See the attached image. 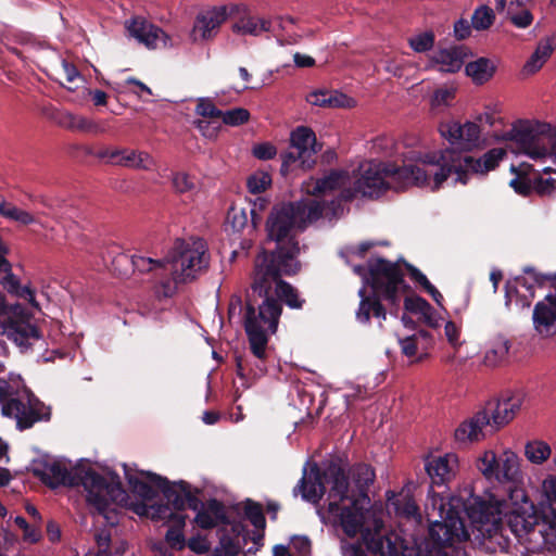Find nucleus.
Masks as SVG:
<instances>
[{"mask_svg": "<svg viewBox=\"0 0 556 556\" xmlns=\"http://www.w3.org/2000/svg\"><path fill=\"white\" fill-rule=\"evenodd\" d=\"M505 155L502 148L491 149L479 159L455 149H445L413 155L417 163L402 167L369 161L359 166V177L353 182L346 172L334 170L321 179L307 181L305 189L314 195L339 191L341 201L356 197L377 198L389 188L404 189L410 185L438 190L448 178H453L454 184L466 185L472 174L493 170Z\"/></svg>", "mask_w": 556, "mask_h": 556, "instance_id": "obj_1", "label": "nucleus"}, {"mask_svg": "<svg viewBox=\"0 0 556 556\" xmlns=\"http://www.w3.org/2000/svg\"><path fill=\"white\" fill-rule=\"evenodd\" d=\"M35 475L50 489L83 486L87 502L111 525L115 522L114 504L126 496L118 476L108 479L83 464L68 468L59 460H46L41 468L35 469Z\"/></svg>", "mask_w": 556, "mask_h": 556, "instance_id": "obj_2", "label": "nucleus"}, {"mask_svg": "<svg viewBox=\"0 0 556 556\" xmlns=\"http://www.w3.org/2000/svg\"><path fill=\"white\" fill-rule=\"evenodd\" d=\"M323 215V206L316 200L298 201L275 205L266 222L267 237L275 241L277 248L267 253L275 262L296 260L300 253L296 236L308 224L316 222Z\"/></svg>", "mask_w": 556, "mask_h": 556, "instance_id": "obj_3", "label": "nucleus"}, {"mask_svg": "<svg viewBox=\"0 0 556 556\" xmlns=\"http://www.w3.org/2000/svg\"><path fill=\"white\" fill-rule=\"evenodd\" d=\"M543 494L536 507L522 488L509 491L514 510L508 514V526L520 544L532 542L536 533L544 538L546 527L556 530V477L543 482Z\"/></svg>", "mask_w": 556, "mask_h": 556, "instance_id": "obj_4", "label": "nucleus"}, {"mask_svg": "<svg viewBox=\"0 0 556 556\" xmlns=\"http://www.w3.org/2000/svg\"><path fill=\"white\" fill-rule=\"evenodd\" d=\"M208 261L207 245L203 239L176 240L167 256V267L170 277L162 279L154 286L156 296H173L178 283L195 278L197 275L207 268Z\"/></svg>", "mask_w": 556, "mask_h": 556, "instance_id": "obj_5", "label": "nucleus"}, {"mask_svg": "<svg viewBox=\"0 0 556 556\" xmlns=\"http://www.w3.org/2000/svg\"><path fill=\"white\" fill-rule=\"evenodd\" d=\"M525 400L522 392H507L500 400L491 401L483 410L464 421L455 430V440L460 448L480 441L488 433H493L509 424L520 409Z\"/></svg>", "mask_w": 556, "mask_h": 556, "instance_id": "obj_6", "label": "nucleus"}, {"mask_svg": "<svg viewBox=\"0 0 556 556\" xmlns=\"http://www.w3.org/2000/svg\"><path fill=\"white\" fill-rule=\"evenodd\" d=\"M300 268L298 260L275 262L266 253H261L254 262L252 290L258 294H275L278 301H283L290 308L301 309L305 300L301 298L298 289L281 279L283 275H295Z\"/></svg>", "mask_w": 556, "mask_h": 556, "instance_id": "obj_7", "label": "nucleus"}, {"mask_svg": "<svg viewBox=\"0 0 556 556\" xmlns=\"http://www.w3.org/2000/svg\"><path fill=\"white\" fill-rule=\"evenodd\" d=\"M370 283L375 295L369 296L366 294V288L363 287L358 291L361 298L359 306L356 312V319L359 323L367 324L370 315L376 308L381 295L392 306H399L400 292L406 288L403 279V271L399 265L383 258L371 260L368 263Z\"/></svg>", "mask_w": 556, "mask_h": 556, "instance_id": "obj_8", "label": "nucleus"}, {"mask_svg": "<svg viewBox=\"0 0 556 556\" xmlns=\"http://www.w3.org/2000/svg\"><path fill=\"white\" fill-rule=\"evenodd\" d=\"M0 404L2 415L15 419L20 430L51 417L50 407L18 380L0 379Z\"/></svg>", "mask_w": 556, "mask_h": 556, "instance_id": "obj_9", "label": "nucleus"}, {"mask_svg": "<svg viewBox=\"0 0 556 556\" xmlns=\"http://www.w3.org/2000/svg\"><path fill=\"white\" fill-rule=\"evenodd\" d=\"M258 295L263 298V301L257 306L251 300H248L243 321L252 354L260 362H264L267 357L269 337L277 331L282 305L273 295Z\"/></svg>", "mask_w": 556, "mask_h": 556, "instance_id": "obj_10", "label": "nucleus"}, {"mask_svg": "<svg viewBox=\"0 0 556 556\" xmlns=\"http://www.w3.org/2000/svg\"><path fill=\"white\" fill-rule=\"evenodd\" d=\"M165 488V500L175 510L182 511L186 508H190L197 511L193 522L199 528L211 530L220 525L228 526L231 523L223 502L217 498L202 502L198 497L199 490L192 491L188 482L180 480L179 484L166 485Z\"/></svg>", "mask_w": 556, "mask_h": 556, "instance_id": "obj_11", "label": "nucleus"}, {"mask_svg": "<svg viewBox=\"0 0 556 556\" xmlns=\"http://www.w3.org/2000/svg\"><path fill=\"white\" fill-rule=\"evenodd\" d=\"M505 138L516 146L518 153L535 161L548 157L556 162V126L519 122L507 131Z\"/></svg>", "mask_w": 556, "mask_h": 556, "instance_id": "obj_12", "label": "nucleus"}, {"mask_svg": "<svg viewBox=\"0 0 556 556\" xmlns=\"http://www.w3.org/2000/svg\"><path fill=\"white\" fill-rule=\"evenodd\" d=\"M440 517L442 520L433 521L429 527L427 545L430 548L427 556H448L444 551L446 547L469 540L464 519L456 507L448 505L445 508L442 504Z\"/></svg>", "mask_w": 556, "mask_h": 556, "instance_id": "obj_13", "label": "nucleus"}, {"mask_svg": "<svg viewBox=\"0 0 556 556\" xmlns=\"http://www.w3.org/2000/svg\"><path fill=\"white\" fill-rule=\"evenodd\" d=\"M0 313L7 316L8 338L22 349H28L40 339V333L30 321V314L22 304L5 305V296L0 291Z\"/></svg>", "mask_w": 556, "mask_h": 556, "instance_id": "obj_14", "label": "nucleus"}, {"mask_svg": "<svg viewBox=\"0 0 556 556\" xmlns=\"http://www.w3.org/2000/svg\"><path fill=\"white\" fill-rule=\"evenodd\" d=\"M515 488L516 486H509L507 491L509 492L510 489ZM513 510L514 504L509 495L507 500H503V502L498 503L496 506L483 500H475L472 504L466 507V513L472 522L481 525L492 523L494 531H500L503 536V531L509 530L511 533L508 526V514Z\"/></svg>", "mask_w": 556, "mask_h": 556, "instance_id": "obj_15", "label": "nucleus"}, {"mask_svg": "<svg viewBox=\"0 0 556 556\" xmlns=\"http://www.w3.org/2000/svg\"><path fill=\"white\" fill-rule=\"evenodd\" d=\"M477 467L489 480L513 482L519 475L517 454H482Z\"/></svg>", "mask_w": 556, "mask_h": 556, "instance_id": "obj_16", "label": "nucleus"}, {"mask_svg": "<svg viewBox=\"0 0 556 556\" xmlns=\"http://www.w3.org/2000/svg\"><path fill=\"white\" fill-rule=\"evenodd\" d=\"M440 132L451 146L463 151H471L480 144L481 129L476 122L462 124L451 121L442 123L440 125Z\"/></svg>", "mask_w": 556, "mask_h": 556, "instance_id": "obj_17", "label": "nucleus"}, {"mask_svg": "<svg viewBox=\"0 0 556 556\" xmlns=\"http://www.w3.org/2000/svg\"><path fill=\"white\" fill-rule=\"evenodd\" d=\"M125 475L130 492L143 501L154 500L160 492L165 497L166 485L173 486L179 484V481L170 482L166 478L150 472L144 477H139L137 473L125 470Z\"/></svg>", "mask_w": 556, "mask_h": 556, "instance_id": "obj_18", "label": "nucleus"}, {"mask_svg": "<svg viewBox=\"0 0 556 556\" xmlns=\"http://www.w3.org/2000/svg\"><path fill=\"white\" fill-rule=\"evenodd\" d=\"M129 35L150 49L165 48L169 37L157 26L148 22L144 17L136 16L125 22Z\"/></svg>", "mask_w": 556, "mask_h": 556, "instance_id": "obj_19", "label": "nucleus"}, {"mask_svg": "<svg viewBox=\"0 0 556 556\" xmlns=\"http://www.w3.org/2000/svg\"><path fill=\"white\" fill-rule=\"evenodd\" d=\"M152 508L154 509L152 518L167 519L169 522L165 534L167 544L174 549H182L186 546V539L182 531L186 526L187 515L179 510L173 511L174 508L168 503Z\"/></svg>", "mask_w": 556, "mask_h": 556, "instance_id": "obj_20", "label": "nucleus"}, {"mask_svg": "<svg viewBox=\"0 0 556 556\" xmlns=\"http://www.w3.org/2000/svg\"><path fill=\"white\" fill-rule=\"evenodd\" d=\"M226 18L227 11L225 7L212 8L198 14L190 33L191 40L197 42L213 38Z\"/></svg>", "mask_w": 556, "mask_h": 556, "instance_id": "obj_21", "label": "nucleus"}, {"mask_svg": "<svg viewBox=\"0 0 556 556\" xmlns=\"http://www.w3.org/2000/svg\"><path fill=\"white\" fill-rule=\"evenodd\" d=\"M532 319L534 330L542 338L556 333V293L548 294L545 301L535 304Z\"/></svg>", "mask_w": 556, "mask_h": 556, "instance_id": "obj_22", "label": "nucleus"}, {"mask_svg": "<svg viewBox=\"0 0 556 556\" xmlns=\"http://www.w3.org/2000/svg\"><path fill=\"white\" fill-rule=\"evenodd\" d=\"M455 456L456 454H427L425 468L433 484H444L454 476V466L457 463Z\"/></svg>", "mask_w": 556, "mask_h": 556, "instance_id": "obj_23", "label": "nucleus"}, {"mask_svg": "<svg viewBox=\"0 0 556 556\" xmlns=\"http://www.w3.org/2000/svg\"><path fill=\"white\" fill-rule=\"evenodd\" d=\"M291 149L305 156L303 169H308L315 163L313 156L318 152L315 132L305 126L296 127L290 136Z\"/></svg>", "mask_w": 556, "mask_h": 556, "instance_id": "obj_24", "label": "nucleus"}, {"mask_svg": "<svg viewBox=\"0 0 556 556\" xmlns=\"http://www.w3.org/2000/svg\"><path fill=\"white\" fill-rule=\"evenodd\" d=\"M463 47H450L439 49L429 56L427 68H437L442 73H456L464 63Z\"/></svg>", "mask_w": 556, "mask_h": 556, "instance_id": "obj_25", "label": "nucleus"}, {"mask_svg": "<svg viewBox=\"0 0 556 556\" xmlns=\"http://www.w3.org/2000/svg\"><path fill=\"white\" fill-rule=\"evenodd\" d=\"M306 101L315 106L329 108V109H351L354 108L356 102L354 99L338 90L316 89L307 93Z\"/></svg>", "mask_w": 556, "mask_h": 556, "instance_id": "obj_26", "label": "nucleus"}, {"mask_svg": "<svg viewBox=\"0 0 556 556\" xmlns=\"http://www.w3.org/2000/svg\"><path fill=\"white\" fill-rule=\"evenodd\" d=\"M340 522L344 533L354 538L364 531L365 511L359 505V500H353L350 506L340 508Z\"/></svg>", "mask_w": 556, "mask_h": 556, "instance_id": "obj_27", "label": "nucleus"}, {"mask_svg": "<svg viewBox=\"0 0 556 556\" xmlns=\"http://www.w3.org/2000/svg\"><path fill=\"white\" fill-rule=\"evenodd\" d=\"M232 31L241 36L258 37L263 33L274 31L273 22L256 15H244L233 23Z\"/></svg>", "mask_w": 556, "mask_h": 556, "instance_id": "obj_28", "label": "nucleus"}, {"mask_svg": "<svg viewBox=\"0 0 556 556\" xmlns=\"http://www.w3.org/2000/svg\"><path fill=\"white\" fill-rule=\"evenodd\" d=\"M556 49V37H545L541 39L536 46L535 51L531 54L530 59L523 66L527 74L536 73L549 59L553 51Z\"/></svg>", "mask_w": 556, "mask_h": 556, "instance_id": "obj_29", "label": "nucleus"}, {"mask_svg": "<svg viewBox=\"0 0 556 556\" xmlns=\"http://www.w3.org/2000/svg\"><path fill=\"white\" fill-rule=\"evenodd\" d=\"M2 274L3 276L0 277V285L8 293L27 300L34 308L39 309V304L35 299V290L29 286L22 287L20 279L12 271V267L10 268V271H3Z\"/></svg>", "mask_w": 556, "mask_h": 556, "instance_id": "obj_30", "label": "nucleus"}, {"mask_svg": "<svg viewBox=\"0 0 556 556\" xmlns=\"http://www.w3.org/2000/svg\"><path fill=\"white\" fill-rule=\"evenodd\" d=\"M349 479L341 468H338L332 475V485L329 491V506L330 513H336L340 509V503L349 498Z\"/></svg>", "mask_w": 556, "mask_h": 556, "instance_id": "obj_31", "label": "nucleus"}, {"mask_svg": "<svg viewBox=\"0 0 556 556\" xmlns=\"http://www.w3.org/2000/svg\"><path fill=\"white\" fill-rule=\"evenodd\" d=\"M130 262L134 267V270H137L141 274L154 273L155 276L159 278V281L155 283V286L162 279L168 278V277H165L168 274L167 257L165 258V261H159V260H154L152 257H147V256L135 254V255H131Z\"/></svg>", "mask_w": 556, "mask_h": 556, "instance_id": "obj_32", "label": "nucleus"}, {"mask_svg": "<svg viewBox=\"0 0 556 556\" xmlns=\"http://www.w3.org/2000/svg\"><path fill=\"white\" fill-rule=\"evenodd\" d=\"M117 165L134 169L153 170L155 161L146 151L123 149L122 159L117 160Z\"/></svg>", "mask_w": 556, "mask_h": 556, "instance_id": "obj_33", "label": "nucleus"}, {"mask_svg": "<svg viewBox=\"0 0 556 556\" xmlns=\"http://www.w3.org/2000/svg\"><path fill=\"white\" fill-rule=\"evenodd\" d=\"M59 125L73 131L90 134H100L104 131V129L100 127L96 122L83 115H76L70 112H65L60 116Z\"/></svg>", "mask_w": 556, "mask_h": 556, "instance_id": "obj_34", "label": "nucleus"}, {"mask_svg": "<svg viewBox=\"0 0 556 556\" xmlns=\"http://www.w3.org/2000/svg\"><path fill=\"white\" fill-rule=\"evenodd\" d=\"M510 348L509 341L503 336L494 337L488 345L483 363L488 367H495L504 363Z\"/></svg>", "mask_w": 556, "mask_h": 556, "instance_id": "obj_35", "label": "nucleus"}, {"mask_svg": "<svg viewBox=\"0 0 556 556\" xmlns=\"http://www.w3.org/2000/svg\"><path fill=\"white\" fill-rule=\"evenodd\" d=\"M495 70L496 66L494 62L486 58H479L469 62L465 67L466 74L477 85H482L490 80L493 77Z\"/></svg>", "mask_w": 556, "mask_h": 556, "instance_id": "obj_36", "label": "nucleus"}, {"mask_svg": "<svg viewBox=\"0 0 556 556\" xmlns=\"http://www.w3.org/2000/svg\"><path fill=\"white\" fill-rule=\"evenodd\" d=\"M324 489V485L317 478L312 480L303 476L294 486L293 493L294 495L301 494L302 498L307 502L316 503L320 500Z\"/></svg>", "mask_w": 556, "mask_h": 556, "instance_id": "obj_37", "label": "nucleus"}, {"mask_svg": "<svg viewBox=\"0 0 556 556\" xmlns=\"http://www.w3.org/2000/svg\"><path fill=\"white\" fill-rule=\"evenodd\" d=\"M404 306L410 313L420 314L424 320L431 327L435 326L432 307L425 299L417 295L406 296Z\"/></svg>", "mask_w": 556, "mask_h": 556, "instance_id": "obj_38", "label": "nucleus"}, {"mask_svg": "<svg viewBox=\"0 0 556 556\" xmlns=\"http://www.w3.org/2000/svg\"><path fill=\"white\" fill-rule=\"evenodd\" d=\"M495 20L494 11L488 5L477 8L471 17V25L476 30H485Z\"/></svg>", "mask_w": 556, "mask_h": 556, "instance_id": "obj_39", "label": "nucleus"}, {"mask_svg": "<svg viewBox=\"0 0 556 556\" xmlns=\"http://www.w3.org/2000/svg\"><path fill=\"white\" fill-rule=\"evenodd\" d=\"M435 41L433 31H424L408 38L409 47L417 53L430 51Z\"/></svg>", "mask_w": 556, "mask_h": 556, "instance_id": "obj_40", "label": "nucleus"}, {"mask_svg": "<svg viewBox=\"0 0 556 556\" xmlns=\"http://www.w3.org/2000/svg\"><path fill=\"white\" fill-rule=\"evenodd\" d=\"M244 515L256 529H265L266 519L261 504L252 500H247Z\"/></svg>", "mask_w": 556, "mask_h": 556, "instance_id": "obj_41", "label": "nucleus"}, {"mask_svg": "<svg viewBox=\"0 0 556 556\" xmlns=\"http://www.w3.org/2000/svg\"><path fill=\"white\" fill-rule=\"evenodd\" d=\"M355 481L359 488L363 500L369 502V497L366 494L368 486L374 482L375 472L374 469L368 465H361L356 468Z\"/></svg>", "mask_w": 556, "mask_h": 556, "instance_id": "obj_42", "label": "nucleus"}, {"mask_svg": "<svg viewBox=\"0 0 556 556\" xmlns=\"http://www.w3.org/2000/svg\"><path fill=\"white\" fill-rule=\"evenodd\" d=\"M172 185L178 193H191L197 189L194 177L185 172H177L173 174Z\"/></svg>", "mask_w": 556, "mask_h": 556, "instance_id": "obj_43", "label": "nucleus"}, {"mask_svg": "<svg viewBox=\"0 0 556 556\" xmlns=\"http://www.w3.org/2000/svg\"><path fill=\"white\" fill-rule=\"evenodd\" d=\"M271 184V177L266 172H256L248 178L247 187L251 193L264 192Z\"/></svg>", "mask_w": 556, "mask_h": 556, "instance_id": "obj_44", "label": "nucleus"}, {"mask_svg": "<svg viewBox=\"0 0 556 556\" xmlns=\"http://www.w3.org/2000/svg\"><path fill=\"white\" fill-rule=\"evenodd\" d=\"M250 118V112L243 108H236L228 111H223L220 119L228 126H240L245 124Z\"/></svg>", "mask_w": 556, "mask_h": 556, "instance_id": "obj_45", "label": "nucleus"}, {"mask_svg": "<svg viewBox=\"0 0 556 556\" xmlns=\"http://www.w3.org/2000/svg\"><path fill=\"white\" fill-rule=\"evenodd\" d=\"M455 88L446 86L437 89L431 98V106L433 109H443L451 105L455 99Z\"/></svg>", "mask_w": 556, "mask_h": 556, "instance_id": "obj_46", "label": "nucleus"}, {"mask_svg": "<svg viewBox=\"0 0 556 556\" xmlns=\"http://www.w3.org/2000/svg\"><path fill=\"white\" fill-rule=\"evenodd\" d=\"M391 505L395 509V514L407 519L420 517L418 513V506L410 498L396 500L391 502Z\"/></svg>", "mask_w": 556, "mask_h": 556, "instance_id": "obj_47", "label": "nucleus"}, {"mask_svg": "<svg viewBox=\"0 0 556 556\" xmlns=\"http://www.w3.org/2000/svg\"><path fill=\"white\" fill-rule=\"evenodd\" d=\"M282 164L281 170L287 173L295 167L303 168V161H305L304 155H300V152L290 148L289 151L281 153L280 155Z\"/></svg>", "mask_w": 556, "mask_h": 556, "instance_id": "obj_48", "label": "nucleus"}, {"mask_svg": "<svg viewBox=\"0 0 556 556\" xmlns=\"http://www.w3.org/2000/svg\"><path fill=\"white\" fill-rule=\"evenodd\" d=\"M222 110L217 109V106L213 103V101L208 98H201L198 100L195 106V113L205 118H220Z\"/></svg>", "mask_w": 556, "mask_h": 556, "instance_id": "obj_49", "label": "nucleus"}, {"mask_svg": "<svg viewBox=\"0 0 556 556\" xmlns=\"http://www.w3.org/2000/svg\"><path fill=\"white\" fill-rule=\"evenodd\" d=\"M507 15L509 21L518 28H527L533 22V15L527 9H522L519 12H515L510 7L507 11Z\"/></svg>", "mask_w": 556, "mask_h": 556, "instance_id": "obj_50", "label": "nucleus"}, {"mask_svg": "<svg viewBox=\"0 0 556 556\" xmlns=\"http://www.w3.org/2000/svg\"><path fill=\"white\" fill-rule=\"evenodd\" d=\"M532 189L541 195H549L556 189V180L554 178H534L532 181Z\"/></svg>", "mask_w": 556, "mask_h": 556, "instance_id": "obj_51", "label": "nucleus"}, {"mask_svg": "<svg viewBox=\"0 0 556 556\" xmlns=\"http://www.w3.org/2000/svg\"><path fill=\"white\" fill-rule=\"evenodd\" d=\"M228 220L231 223L235 230H241L248 223V216L243 208L231 207L228 212Z\"/></svg>", "mask_w": 556, "mask_h": 556, "instance_id": "obj_52", "label": "nucleus"}, {"mask_svg": "<svg viewBox=\"0 0 556 556\" xmlns=\"http://www.w3.org/2000/svg\"><path fill=\"white\" fill-rule=\"evenodd\" d=\"M509 185L517 193L522 195H527L532 190V181L520 175L511 179Z\"/></svg>", "mask_w": 556, "mask_h": 556, "instance_id": "obj_53", "label": "nucleus"}, {"mask_svg": "<svg viewBox=\"0 0 556 556\" xmlns=\"http://www.w3.org/2000/svg\"><path fill=\"white\" fill-rule=\"evenodd\" d=\"M23 211L24 210L15 206L11 203H8L4 200L0 202V215L8 219L17 222L18 218L21 217V214L23 213Z\"/></svg>", "mask_w": 556, "mask_h": 556, "instance_id": "obj_54", "label": "nucleus"}, {"mask_svg": "<svg viewBox=\"0 0 556 556\" xmlns=\"http://www.w3.org/2000/svg\"><path fill=\"white\" fill-rule=\"evenodd\" d=\"M402 353L407 357H413L419 353L418 344L415 342L414 334L400 339Z\"/></svg>", "mask_w": 556, "mask_h": 556, "instance_id": "obj_55", "label": "nucleus"}, {"mask_svg": "<svg viewBox=\"0 0 556 556\" xmlns=\"http://www.w3.org/2000/svg\"><path fill=\"white\" fill-rule=\"evenodd\" d=\"M292 545L301 556H308L311 553V540L305 535H294Z\"/></svg>", "mask_w": 556, "mask_h": 556, "instance_id": "obj_56", "label": "nucleus"}, {"mask_svg": "<svg viewBox=\"0 0 556 556\" xmlns=\"http://www.w3.org/2000/svg\"><path fill=\"white\" fill-rule=\"evenodd\" d=\"M276 148L270 143H262L253 149V154L260 160H270L276 155Z\"/></svg>", "mask_w": 556, "mask_h": 556, "instance_id": "obj_57", "label": "nucleus"}, {"mask_svg": "<svg viewBox=\"0 0 556 556\" xmlns=\"http://www.w3.org/2000/svg\"><path fill=\"white\" fill-rule=\"evenodd\" d=\"M187 546L197 554H204L210 549L207 541L200 535L190 538Z\"/></svg>", "mask_w": 556, "mask_h": 556, "instance_id": "obj_58", "label": "nucleus"}, {"mask_svg": "<svg viewBox=\"0 0 556 556\" xmlns=\"http://www.w3.org/2000/svg\"><path fill=\"white\" fill-rule=\"evenodd\" d=\"M64 79L68 84L75 83L77 79H80L79 72L77 71L76 66L65 60L61 63Z\"/></svg>", "mask_w": 556, "mask_h": 556, "instance_id": "obj_59", "label": "nucleus"}, {"mask_svg": "<svg viewBox=\"0 0 556 556\" xmlns=\"http://www.w3.org/2000/svg\"><path fill=\"white\" fill-rule=\"evenodd\" d=\"M414 338L418 344L419 352H426L432 344V337L426 330H418L414 333Z\"/></svg>", "mask_w": 556, "mask_h": 556, "instance_id": "obj_60", "label": "nucleus"}, {"mask_svg": "<svg viewBox=\"0 0 556 556\" xmlns=\"http://www.w3.org/2000/svg\"><path fill=\"white\" fill-rule=\"evenodd\" d=\"M394 147V140L390 137H379L375 139L372 148L376 152H382L384 154H391Z\"/></svg>", "mask_w": 556, "mask_h": 556, "instance_id": "obj_61", "label": "nucleus"}, {"mask_svg": "<svg viewBox=\"0 0 556 556\" xmlns=\"http://www.w3.org/2000/svg\"><path fill=\"white\" fill-rule=\"evenodd\" d=\"M470 33L471 27L467 20L460 18L454 24V35L457 39H466L469 37Z\"/></svg>", "mask_w": 556, "mask_h": 556, "instance_id": "obj_62", "label": "nucleus"}, {"mask_svg": "<svg viewBox=\"0 0 556 556\" xmlns=\"http://www.w3.org/2000/svg\"><path fill=\"white\" fill-rule=\"evenodd\" d=\"M552 446L542 440H529L525 443V452H552Z\"/></svg>", "mask_w": 556, "mask_h": 556, "instance_id": "obj_63", "label": "nucleus"}, {"mask_svg": "<svg viewBox=\"0 0 556 556\" xmlns=\"http://www.w3.org/2000/svg\"><path fill=\"white\" fill-rule=\"evenodd\" d=\"M195 128L200 130V132L207 138H214L217 134L216 127H212V123L204 121V119H198L193 122Z\"/></svg>", "mask_w": 556, "mask_h": 556, "instance_id": "obj_64", "label": "nucleus"}]
</instances>
